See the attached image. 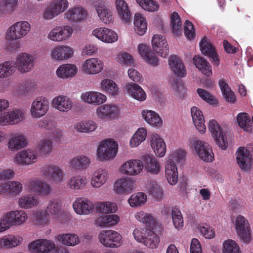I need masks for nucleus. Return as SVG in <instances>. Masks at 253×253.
Listing matches in <instances>:
<instances>
[{
	"label": "nucleus",
	"mask_w": 253,
	"mask_h": 253,
	"mask_svg": "<svg viewBox=\"0 0 253 253\" xmlns=\"http://www.w3.org/2000/svg\"><path fill=\"white\" fill-rule=\"evenodd\" d=\"M172 160L167 161L166 164V176L168 182L170 185H175L177 182V169L174 162H181L185 157V152L182 150H178L171 154Z\"/></svg>",
	"instance_id": "nucleus-1"
},
{
	"label": "nucleus",
	"mask_w": 253,
	"mask_h": 253,
	"mask_svg": "<svg viewBox=\"0 0 253 253\" xmlns=\"http://www.w3.org/2000/svg\"><path fill=\"white\" fill-rule=\"evenodd\" d=\"M41 172L47 180L55 183L62 182L64 177L62 169L53 164L43 165L42 168Z\"/></svg>",
	"instance_id": "nucleus-2"
},
{
	"label": "nucleus",
	"mask_w": 253,
	"mask_h": 253,
	"mask_svg": "<svg viewBox=\"0 0 253 253\" xmlns=\"http://www.w3.org/2000/svg\"><path fill=\"white\" fill-rule=\"evenodd\" d=\"M118 151V144L111 139L102 142L97 149V156L101 160L113 158Z\"/></svg>",
	"instance_id": "nucleus-3"
},
{
	"label": "nucleus",
	"mask_w": 253,
	"mask_h": 253,
	"mask_svg": "<svg viewBox=\"0 0 253 253\" xmlns=\"http://www.w3.org/2000/svg\"><path fill=\"white\" fill-rule=\"evenodd\" d=\"M100 243L106 247L116 248L122 244V236L113 230H107L101 232L98 236Z\"/></svg>",
	"instance_id": "nucleus-4"
},
{
	"label": "nucleus",
	"mask_w": 253,
	"mask_h": 253,
	"mask_svg": "<svg viewBox=\"0 0 253 253\" xmlns=\"http://www.w3.org/2000/svg\"><path fill=\"white\" fill-rule=\"evenodd\" d=\"M208 127L217 145L223 150L226 149L228 146L226 136L216 121L211 120L209 123Z\"/></svg>",
	"instance_id": "nucleus-5"
},
{
	"label": "nucleus",
	"mask_w": 253,
	"mask_h": 253,
	"mask_svg": "<svg viewBox=\"0 0 253 253\" xmlns=\"http://www.w3.org/2000/svg\"><path fill=\"white\" fill-rule=\"evenodd\" d=\"M68 6L67 0H55L44 9L42 17L45 20L51 19L64 11Z\"/></svg>",
	"instance_id": "nucleus-6"
},
{
	"label": "nucleus",
	"mask_w": 253,
	"mask_h": 253,
	"mask_svg": "<svg viewBox=\"0 0 253 253\" xmlns=\"http://www.w3.org/2000/svg\"><path fill=\"white\" fill-rule=\"evenodd\" d=\"M49 102L43 97H37L32 102L30 112L35 118H39L45 115L48 110Z\"/></svg>",
	"instance_id": "nucleus-7"
},
{
	"label": "nucleus",
	"mask_w": 253,
	"mask_h": 253,
	"mask_svg": "<svg viewBox=\"0 0 253 253\" xmlns=\"http://www.w3.org/2000/svg\"><path fill=\"white\" fill-rule=\"evenodd\" d=\"M97 117L103 121H109L118 117L119 115V108L111 104H104L99 106L96 110Z\"/></svg>",
	"instance_id": "nucleus-8"
},
{
	"label": "nucleus",
	"mask_w": 253,
	"mask_h": 253,
	"mask_svg": "<svg viewBox=\"0 0 253 253\" xmlns=\"http://www.w3.org/2000/svg\"><path fill=\"white\" fill-rule=\"evenodd\" d=\"M236 230L240 239L245 243L250 241L251 234L248 221L242 215H238L236 219Z\"/></svg>",
	"instance_id": "nucleus-9"
},
{
	"label": "nucleus",
	"mask_w": 253,
	"mask_h": 253,
	"mask_svg": "<svg viewBox=\"0 0 253 253\" xmlns=\"http://www.w3.org/2000/svg\"><path fill=\"white\" fill-rule=\"evenodd\" d=\"M30 30V25L26 21L19 22L11 26L7 36L11 40L20 39L25 36Z\"/></svg>",
	"instance_id": "nucleus-10"
},
{
	"label": "nucleus",
	"mask_w": 253,
	"mask_h": 253,
	"mask_svg": "<svg viewBox=\"0 0 253 253\" xmlns=\"http://www.w3.org/2000/svg\"><path fill=\"white\" fill-rule=\"evenodd\" d=\"M35 59L31 55L22 53L17 57L15 63L16 70L18 69L21 73L30 71L34 65Z\"/></svg>",
	"instance_id": "nucleus-11"
},
{
	"label": "nucleus",
	"mask_w": 253,
	"mask_h": 253,
	"mask_svg": "<svg viewBox=\"0 0 253 253\" xmlns=\"http://www.w3.org/2000/svg\"><path fill=\"white\" fill-rule=\"evenodd\" d=\"M29 191L38 195L45 196L51 191V186L38 179H32L27 185Z\"/></svg>",
	"instance_id": "nucleus-12"
},
{
	"label": "nucleus",
	"mask_w": 253,
	"mask_h": 253,
	"mask_svg": "<svg viewBox=\"0 0 253 253\" xmlns=\"http://www.w3.org/2000/svg\"><path fill=\"white\" fill-rule=\"evenodd\" d=\"M24 119V113L20 109L13 110L0 114V124L2 125L18 124Z\"/></svg>",
	"instance_id": "nucleus-13"
},
{
	"label": "nucleus",
	"mask_w": 253,
	"mask_h": 253,
	"mask_svg": "<svg viewBox=\"0 0 253 253\" xmlns=\"http://www.w3.org/2000/svg\"><path fill=\"white\" fill-rule=\"evenodd\" d=\"M194 146L197 154L203 161L207 162L213 161V154L209 144L203 141L196 140Z\"/></svg>",
	"instance_id": "nucleus-14"
},
{
	"label": "nucleus",
	"mask_w": 253,
	"mask_h": 253,
	"mask_svg": "<svg viewBox=\"0 0 253 253\" xmlns=\"http://www.w3.org/2000/svg\"><path fill=\"white\" fill-rule=\"evenodd\" d=\"M55 248L54 244L46 239H39L31 242L28 246V249L32 253H48Z\"/></svg>",
	"instance_id": "nucleus-15"
},
{
	"label": "nucleus",
	"mask_w": 253,
	"mask_h": 253,
	"mask_svg": "<svg viewBox=\"0 0 253 253\" xmlns=\"http://www.w3.org/2000/svg\"><path fill=\"white\" fill-rule=\"evenodd\" d=\"M200 47L202 54L208 56L214 65H219V60L215 48L205 37L201 41Z\"/></svg>",
	"instance_id": "nucleus-16"
},
{
	"label": "nucleus",
	"mask_w": 253,
	"mask_h": 253,
	"mask_svg": "<svg viewBox=\"0 0 253 253\" xmlns=\"http://www.w3.org/2000/svg\"><path fill=\"white\" fill-rule=\"evenodd\" d=\"M154 50L160 56L166 58L169 53L168 44L165 38L161 35H155L152 40Z\"/></svg>",
	"instance_id": "nucleus-17"
},
{
	"label": "nucleus",
	"mask_w": 253,
	"mask_h": 253,
	"mask_svg": "<svg viewBox=\"0 0 253 253\" xmlns=\"http://www.w3.org/2000/svg\"><path fill=\"white\" fill-rule=\"evenodd\" d=\"M73 31L72 28L69 26H57L50 32L48 38L52 41L60 42L70 37Z\"/></svg>",
	"instance_id": "nucleus-18"
},
{
	"label": "nucleus",
	"mask_w": 253,
	"mask_h": 253,
	"mask_svg": "<svg viewBox=\"0 0 253 253\" xmlns=\"http://www.w3.org/2000/svg\"><path fill=\"white\" fill-rule=\"evenodd\" d=\"M92 34L100 41L107 43H112L118 40L117 34L111 29L106 28H98L92 31Z\"/></svg>",
	"instance_id": "nucleus-19"
},
{
	"label": "nucleus",
	"mask_w": 253,
	"mask_h": 253,
	"mask_svg": "<svg viewBox=\"0 0 253 253\" xmlns=\"http://www.w3.org/2000/svg\"><path fill=\"white\" fill-rule=\"evenodd\" d=\"M103 63L98 58L86 59L83 64V70L86 74L94 75L100 73L103 69Z\"/></svg>",
	"instance_id": "nucleus-20"
},
{
	"label": "nucleus",
	"mask_w": 253,
	"mask_h": 253,
	"mask_svg": "<svg viewBox=\"0 0 253 253\" xmlns=\"http://www.w3.org/2000/svg\"><path fill=\"white\" fill-rule=\"evenodd\" d=\"M143 169L142 162L138 160H130L125 163L122 166V172L129 175H136Z\"/></svg>",
	"instance_id": "nucleus-21"
},
{
	"label": "nucleus",
	"mask_w": 253,
	"mask_h": 253,
	"mask_svg": "<svg viewBox=\"0 0 253 253\" xmlns=\"http://www.w3.org/2000/svg\"><path fill=\"white\" fill-rule=\"evenodd\" d=\"M162 213L164 214H170L175 228L179 229L183 226V218L179 208L173 207L171 209L169 206L164 207Z\"/></svg>",
	"instance_id": "nucleus-22"
},
{
	"label": "nucleus",
	"mask_w": 253,
	"mask_h": 253,
	"mask_svg": "<svg viewBox=\"0 0 253 253\" xmlns=\"http://www.w3.org/2000/svg\"><path fill=\"white\" fill-rule=\"evenodd\" d=\"M169 65L171 71L177 77H184L186 70L182 60L176 55H171L169 60Z\"/></svg>",
	"instance_id": "nucleus-23"
},
{
	"label": "nucleus",
	"mask_w": 253,
	"mask_h": 253,
	"mask_svg": "<svg viewBox=\"0 0 253 253\" xmlns=\"http://www.w3.org/2000/svg\"><path fill=\"white\" fill-rule=\"evenodd\" d=\"M75 211L78 214H88L93 210V204L87 199L78 198L73 204Z\"/></svg>",
	"instance_id": "nucleus-24"
},
{
	"label": "nucleus",
	"mask_w": 253,
	"mask_h": 253,
	"mask_svg": "<svg viewBox=\"0 0 253 253\" xmlns=\"http://www.w3.org/2000/svg\"><path fill=\"white\" fill-rule=\"evenodd\" d=\"M138 51L140 56L147 63L153 66L158 65V59L155 54L151 52L149 46L145 44H139L138 46Z\"/></svg>",
	"instance_id": "nucleus-25"
},
{
	"label": "nucleus",
	"mask_w": 253,
	"mask_h": 253,
	"mask_svg": "<svg viewBox=\"0 0 253 253\" xmlns=\"http://www.w3.org/2000/svg\"><path fill=\"white\" fill-rule=\"evenodd\" d=\"M236 159L240 168L244 170H248L251 167L252 155L248 150L244 151L243 147L238 148Z\"/></svg>",
	"instance_id": "nucleus-26"
},
{
	"label": "nucleus",
	"mask_w": 253,
	"mask_h": 253,
	"mask_svg": "<svg viewBox=\"0 0 253 253\" xmlns=\"http://www.w3.org/2000/svg\"><path fill=\"white\" fill-rule=\"evenodd\" d=\"M133 187V181L131 178H125L116 181L114 189L118 194H128L132 192Z\"/></svg>",
	"instance_id": "nucleus-27"
},
{
	"label": "nucleus",
	"mask_w": 253,
	"mask_h": 253,
	"mask_svg": "<svg viewBox=\"0 0 253 253\" xmlns=\"http://www.w3.org/2000/svg\"><path fill=\"white\" fill-rule=\"evenodd\" d=\"M22 190V185L18 181H9L0 184V193L3 194L16 195Z\"/></svg>",
	"instance_id": "nucleus-28"
},
{
	"label": "nucleus",
	"mask_w": 253,
	"mask_h": 253,
	"mask_svg": "<svg viewBox=\"0 0 253 253\" xmlns=\"http://www.w3.org/2000/svg\"><path fill=\"white\" fill-rule=\"evenodd\" d=\"M191 114L193 122L197 129L201 133H204L206 130L205 118L202 112L197 107L191 108Z\"/></svg>",
	"instance_id": "nucleus-29"
},
{
	"label": "nucleus",
	"mask_w": 253,
	"mask_h": 253,
	"mask_svg": "<svg viewBox=\"0 0 253 253\" xmlns=\"http://www.w3.org/2000/svg\"><path fill=\"white\" fill-rule=\"evenodd\" d=\"M37 156L36 151L28 149L20 152L15 157V160L18 164L31 165L36 162Z\"/></svg>",
	"instance_id": "nucleus-30"
},
{
	"label": "nucleus",
	"mask_w": 253,
	"mask_h": 253,
	"mask_svg": "<svg viewBox=\"0 0 253 253\" xmlns=\"http://www.w3.org/2000/svg\"><path fill=\"white\" fill-rule=\"evenodd\" d=\"M81 98L84 102L96 105L102 104L106 100V96L105 95L95 91L83 93Z\"/></svg>",
	"instance_id": "nucleus-31"
},
{
	"label": "nucleus",
	"mask_w": 253,
	"mask_h": 253,
	"mask_svg": "<svg viewBox=\"0 0 253 253\" xmlns=\"http://www.w3.org/2000/svg\"><path fill=\"white\" fill-rule=\"evenodd\" d=\"M151 146L157 156H164L166 152V146L164 140L158 134L152 135Z\"/></svg>",
	"instance_id": "nucleus-32"
},
{
	"label": "nucleus",
	"mask_w": 253,
	"mask_h": 253,
	"mask_svg": "<svg viewBox=\"0 0 253 253\" xmlns=\"http://www.w3.org/2000/svg\"><path fill=\"white\" fill-rule=\"evenodd\" d=\"M53 106L61 112H67L70 110L73 106L72 100L67 96L59 95L53 99Z\"/></svg>",
	"instance_id": "nucleus-33"
},
{
	"label": "nucleus",
	"mask_w": 253,
	"mask_h": 253,
	"mask_svg": "<svg viewBox=\"0 0 253 253\" xmlns=\"http://www.w3.org/2000/svg\"><path fill=\"white\" fill-rule=\"evenodd\" d=\"M142 163L143 168H145L147 172L153 174H158L161 169V167L158 161L149 155H144L142 157Z\"/></svg>",
	"instance_id": "nucleus-34"
},
{
	"label": "nucleus",
	"mask_w": 253,
	"mask_h": 253,
	"mask_svg": "<svg viewBox=\"0 0 253 253\" xmlns=\"http://www.w3.org/2000/svg\"><path fill=\"white\" fill-rule=\"evenodd\" d=\"M116 6L119 17L124 22H129L132 15L127 3L125 0H116Z\"/></svg>",
	"instance_id": "nucleus-35"
},
{
	"label": "nucleus",
	"mask_w": 253,
	"mask_h": 253,
	"mask_svg": "<svg viewBox=\"0 0 253 253\" xmlns=\"http://www.w3.org/2000/svg\"><path fill=\"white\" fill-rule=\"evenodd\" d=\"M108 178V171L102 169H96L93 173L91 184L94 188H99L104 185Z\"/></svg>",
	"instance_id": "nucleus-36"
},
{
	"label": "nucleus",
	"mask_w": 253,
	"mask_h": 253,
	"mask_svg": "<svg viewBox=\"0 0 253 253\" xmlns=\"http://www.w3.org/2000/svg\"><path fill=\"white\" fill-rule=\"evenodd\" d=\"M73 54L72 48L68 46L62 45L55 48L52 51L51 56L53 59L61 60L70 58Z\"/></svg>",
	"instance_id": "nucleus-37"
},
{
	"label": "nucleus",
	"mask_w": 253,
	"mask_h": 253,
	"mask_svg": "<svg viewBox=\"0 0 253 253\" xmlns=\"http://www.w3.org/2000/svg\"><path fill=\"white\" fill-rule=\"evenodd\" d=\"M125 88L127 92L136 100L142 101L146 98L145 91L136 84H128L126 85Z\"/></svg>",
	"instance_id": "nucleus-38"
},
{
	"label": "nucleus",
	"mask_w": 253,
	"mask_h": 253,
	"mask_svg": "<svg viewBox=\"0 0 253 253\" xmlns=\"http://www.w3.org/2000/svg\"><path fill=\"white\" fill-rule=\"evenodd\" d=\"M26 144V139L23 135L14 133L11 135L8 143V147L10 150L15 151L23 148Z\"/></svg>",
	"instance_id": "nucleus-39"
},
{
	"label": "nucleus",
	"mask_w": 253,
	"mask_h": 253,
	"mask_svg": "<svg viewBox=\"0 0 253 253\" xmlns=\"http://www.w3.org/2000/svg\"><path fill=\"white\" fill-rule=\"evenodd\" d=\"M90 163V159L87 156L80 155L71 159L69 165L70 167L75 170H83L86 169Z\"/></svg>",
	"instance_id": "nucleus-40"
},
{
	"label": "nucleus",
	"mask_w": 253,
	"mask_h": 253,
	"mask_svg": "<svg viewBox=\"0 0 253 253\" xmlns=\"http://www.w3.org/2000/svg\"><path fill=\"white\" fill-rule=\"evenodd\" d=\"M87 182V180L85 176L76 175L68 179L67 185L71 189L81 190L86 186Z\"/></svg>",
	"instance_id": "nucleus-41"
},
{
	"label": "nucleus",
	"mask_w": 253,
	"mask_h": 253,
	"mask_svg": "<svg viewBox=\"0 0 253 253\" xmlns=\"http://www.w3.org/2000/svg\"><path fill=\"white\" fill-rule=\"evenodd\" d=\"M77 73V67L73 64H64L58 68L56 74L61 78H68L75 76Z\"/></svg>",
	"instance_id": "nucleus-42"
},
{
	"label": "nucleus",
	"mask_w": 253,
	"mask_h": 253,
	"mask_svg": "<svg viewBox=\"0 0 253 253\" xmlns=\"http://www.w3.org/2000/svg\"><path fill=\"white\" fill-rule=\"evenodd\" d=\"M120 220V217L116 214L104 215L98 217L95 224L101 227H110L117 224Z\"/></svg>",
	"instance_id": "nucleus-43"
},
{
	"label": "nucleus",
	"mask_w": 253,
	"mask_h": 253,
	"mask_svg": "<svg viewBox=\"0 0 253 253\" xmlns=\"http://www.w3.org/2000/svg\"><path fill=\"white\" fill-rule=\"evenodd\" d=\"M142 116L145 121L149 124L156 126H160L162 124V120L159 114L155 111L151 110H143Z\"/></svg>",
	"instance_id": "nucleus-44"
},
{
	"label": "nucleus",
	"mask_w": 253,
	"mask_h": 253,
	"mask_svg": "<svg viewBox=\"0 0 253 253\" xmlns=\"http://www.w3.org/2000/svg\"><path fill=\"white\" fill-rule=\"evenodd\" d=\"M193 63L203 74L210 76L212 74L211 67L210 64L204 58L199 56L193 57Z\"/></svg>",
	"instance_id": "nucleus-45"
},
{
	"label": "nucleus",
	"mask_w": 253,
	"mask_h": 253,
	"mask_svg": "<svg viewBox=\"0 0 253 253\" xmlns=\"http://www.w3.org/2000/svg\"><path fill=\"white\" fill-rule=\"evenodd\" d=\"M102 90L108 93L111 96H116L119 93V88L117 84L113 80L110 79H104L101 83Z\"/></svg>",
	"instance_id": "nucleus-46"
},
{
	"label": "nucleus",
	"mask_w": 253,
	"mask_h": 253,
	"mask_svg": "<svg viewBox=\"0 0 253 253\" xmlns=\"http://www.w3.org/2000/svg\"><path fill=\"white\" fill-rule=\"evenodd\" d=\"M61 207L62 204L60 201L55 199L52 200L49 202L46 211L54 215L59 221L62 222V219H60V216L63 215L61 212Z\"/></svg>",
	"instance_id": "nucleus-47"
},
{
	"label": "nucleus",
	"mask_w": 253,
	"mask_h": 253,
	"mask_svg": "<svg viewBox=\"0 0 253 253\" xmlns=\"http://www.w3.org/2000/svg\"><path fill=\"white\" fill-rule=\"evenodd\" d=\"M134 29L135 32L140 36L143 35L147 29L146 20L139 13L134 15Z\"/></svg>",
	"instance_id": "nucleus-48"
},
{
	"label": "nucleus",
	"mask_w": 253,
	"mask_h": 253,
	"mask_svg": "<svg viewBox=\"0 0 253 253\" xmlns=\"http://www.w3.org/2000/svg\"><path fill=\"white\" fill-rule=\"evenodd\" d=\"M86 12L82 8L75 7L66 12V18L74 22L82 20L86 17Z\"/></svg>",
	"instance_id": "nucleus-49"
},
{
	"label": "nucleus",
	"mask_w": 253,
	"mask_h": 253,
	"mask_svg": "<svg viewBox=\"0 0 253 253\" xmlns=\"http://www.w3.org/2000/svg\"><path fill=\"white\" fill-rule=\"evenodd\" d=\"M39 203V198L31 194L21 197L18 200L20 207L24 209H30L37 205Z\"/></svg>",
	"instance_id": "nucleus-50"
},
{
	"label": "nucleus",
	"mask_w": 253,
	"mask_h": 253,
	"mask_svg": "<svg viewBox=\"0 0 253 253\" xmlns=\"http://www.w3.org/2000/svg\"><path fill=\"white\" fill-rule=\"evenodd\" d=\"M135 217L148 228H153L156 224V219L150 213H145L143 211L137 212L135 214Z\"/></svg>",
	"instance_id": "nucleus-51"
},
{
	"label": "nucleus",
	"mask_w": 253,
	"mask_h": 253,
	"mask_svg": "<svg viewBox=\"0 0 253 253\" xmlns=\"http://www.w3.org/2000/svg\"><path fill=\"white\" fill-rule=\"evenodd\" d=\"M16 71L15 63L14 61H8L0 64V78L7 77Z\"/></svg>",
	"instance_id": "nucleus-52"
},
{
	"label": "nucleus",
	"mask_w": 253,
	"mask_h": 253,
	"mask_svg": "<svg viewBox=\"0 0 253 253\" xmlns=\"http://www.w3.org/2000/svg\"><path fill=\"white\" fill-rule=\"evenodd\" d=\"M147 136L146 129L144 127H140L135 132L130 140L131 147H136L145 140Z\"/></svg>",
	"instance_id": "nucleus-53"
},
{
	"label": "nucleus",
	"mask_w": 253,
	"mask_h": 253,
	"mask_svg": "<svg viewBox=\"0 0 253 253\" xmlns=\"http://www.w3.org/2000/svg\"><path fill=\"white\" fill-rule=\"evenodd\" d=\"M219 85L226 100L231 103H234L236 101V97L228 84L224 80H220L219 81Z\"/></svg>",
	"instance_id": "nucleus-54"
},
{
	"label": "nucleus",
	"mask_w": 253,
	"mask_h": 253,
	"mask_svg": "<svg viewBox=\"0 0 253 253\" xmlns=\"http://www.w3.org/2000/svg\"><path fill=\"white\" fill-rule=\"evenodd\" d=\"M148 232L144 240H143L142 243L149 248H156L160 242L159 237L154 233V232L150 229L148 230Z\"/></svg>",
	"instance_id": "nucleus-55"
},
{
	"label": "nucleus",
	"mask_w": 253,
	"mask_h": 253,
	"mask_svg": "<svg viewBox=\"0 0 253 253\" xmlns=\"http://www.w3.org/2000/svg\"><path fill=\"white\" fill-rule=\"evenodd\" d=\"M147 201L146 195L142 192L132 194L128 200L131 207H137L144 205Z\"/></svg>",
	"instance_id": "nucleus-56"
},
{
	"label": "nucleus",
	"mask_w": 253,
	"mask_h": 253,
	"mask_svg": "<svg viewBox=\"0 0 253 253\" xmlns=\"http://www.w3.org/2000/svg\"><path fill=\"white\" fill-rule=\"evenodd\" d=\"M237 120L239 126L245 131H251V125L250 118L246 113H240L237 117Z\"/></svg>",
	"instance_id": "nucleus-57"
},
{
	"label": "nucleus",
	"mask_w": 253,
	"mask_h": 253,
	"mask_svg": "<svg viewBox=\"0 0 253 253\" xmlns=\"http://www.w3.org/2000/svg\"><path fill=\"white\" fill-rule=\"evenodd\" d=\"M58 239L63 244L69 246H74L80 242L78 236L75 234H65L59 235Z\"/></svg>",
	"instance_id": "nucleus-58"
},
{
	"label": "nucleus",
	"mask_w": 253,
	"mask_h": 253,
	"mask_svg": "<svg viewBox=\"0 0 253 253\" xmlns=\"http://www.w3.org/2000/svg\"><path fill=\"white\" fill-rule=\"evenodd\" d=\"M96 10L100 20L104 23H109L112 21L111 12L106 8L104 5L100 4L96 6Z\"/></svg>",
	"instance_id": "nucleus-59"
},
{
	"label": "nucleus",
	"mask_w": 253,
	"mask_h": 253,
	"mask_svg": "<svg viewBox=\"0 0 253 253\" xmlns=\"http://www.w3.org/2000/svg\"><path fill=\"white\" fill-rule=\"evenodd\" d=\"M96 128V123L91 121L78 123L75 125V128L81 132H91L95 130Z\"/></svg>",
	"instance_id": "nucleus-60"
},
{
	"label": "nucleus",
	"mask_w": 253,
	"mask_h": 253,
	"mask_svg": "<svg viewBox=\"0 0 253 253\" xmlns=\"http://www.w3.org/2000/svg\"><path fill=\"white\" fill-rule=\"evenodd\" d=\"M170 22L172 33L176 36H179L181 34L182 24L180 18L176 12H173L171 15Z\"/></svg>",
	"instance_id": "nucleus-61"
},
{
	"label": "nucleus",
	"mask_w": 253,
	"mask_h": 253,
	"mask_svg": "<svg viewBox=\"0 0 253 253\" xmlns=\"http://www.w3.org/2000/svg\"><path fill=\"white\" fill-rule=\"evenodd\" d=\"M10 217L13 219V225H20L27 219V213L23 211H15L8 212Z\"/></svg>",
	"instance_id": "nucleus-62"
},
{
	"label": "nucleus",
	"mask_w": 253,
	"mask_h": 253,
	"mask_svg": "<svg viewBox=\"0 0 253 253\" xmlns=\"http://www.w3.org/2000/svg\"><path fill=\"white\" fill-rule=\"evenodd\" d=\"M37 147L41 154H50L52 151V142L48 139H42L38 143Z\"/></svg>",
	"instance_id": "nucleus-63"
},
{
	"label": "nucleus",
	"mask_w": 253,
	"mask_h": 253,
	"mask_svg": "<svg viewBox=\"0 0 253 253\" xmlns=\"http://www.w3.org/2000/svg\"><path fill=\"white\" fill-rule=\"evenodd\" d=\"M148 191L149 194L157 200L161 199L163 196L162 189L154 180L150 181Z\"/></svg>",
	"instance_id": "nucleus-64"
}]
</instances>
